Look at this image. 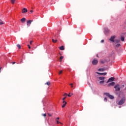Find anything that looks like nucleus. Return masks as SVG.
Returning a JSON list of instances; mask_svg holds the SVG:
<instances>
[{
    "label": "nucleus",
    "mask_w": 126,
    "mask_h": 126,
    "mask_svg": "<svg viewBox=\"0 0 126 126\" xmlns=\"http://www.w3.org/2000/svg\"><path fill=\"white\" fill-rule=\"evenodd\" d=\"M125 102H126V99H125V98H123L119 101V102H118V105L121 106L124 104L125 103Z\"/></svg>",
    "instance_id": "1"
},
{
    "label": "nucleus",
    "mask_w": 126,
    "mask_h": 126,
    "mask_svg": "<svg viewBox=\"0 0 126 126\" xmlns=\"http://www.w3.org/2000/svg\"><path fill=\"white\" fill-rule=\"evenodd\" d=\"M114 88L116 91H121V87L119 84H117L114 86Z\"/></svg>",
    "instance_id": "2"
},
{
    "label": "nucleus",
    "mask_w": 126,
    "mask_h": 126,
    "mask_svg": "<svg viewBox=\"0 0 126 126\" xmlns=\"http://www.w3.org/2000/svg\"><path fill=\"white\" fill-rule=\"evenodd\" d=\"M104 95H106V96H107L108 97H109L110 99H114V96L110 94L109 93H104Z\"/></svg>",
    "instance_id": "3"
},
{
    "label": "nucleus",
    "mask_w": 126,
    "mask_h": 126,
    "mask_svg": "<svg viewBox=\"0 0 126 126\" xmlns=\"http://www.w3.org/2000/svg\"><path fill=\"white\" fill-rule=\"evenodd\" d=\"M115 38H116V36H115V35L112 36H111L110 38L109 39V41H111V42L114 43L115 42Z\"/></svg>",
    "instance_id": "4"
},
{
    "label": "nucleus",
    "mask_w": 126,
    "mask_h": 126,
    "mask_svg": "<svg viewBox=\"0 0 126 126\" xmlns=\"http://www.w3.org/2000/svg\"><path fill=\"white\" fill-rule=\"evenodd\" d=\"M92 63L94 65H96L98 63V60L94 59L92 62Z\"/></svg>",
    "instance_id": "5"
},
{
    "label": "nucleus",
    "mask_w": 126,
    "mask_h": 126,
    "mask_svg": "<svg viewBox=\"0 0 126 126\" xmlns=\"http://www.w3.org/2000/svg\"><path fill=\"white\" fill-rule=\"evenodd\" d=\"M115 80V78L114 77H111L110 78H109L107 82V83H109V82H112V81H114Z\"/></svg>",
    "instance_id": "6"
},
{
    "label": "nucleus",
    "mask_w": 126,
    "mask_h": 126,
    "mask_svg": "<svg viewBox=\"0 0 126 126\" xmlns=\"http://www.w3.org/2000/svg\"><path fill=\"white\" fill-rule=\"evenodd\" d=\"M115 82H112L109 83V84L107 85V86H108V87H110V86H114L115 85Z\"/></svg>",
    "instance_id": "7"
},
{
    "label": "nucleus",
    "mask_w": 126,
    "mask_h": 126,
    "mask_svg": "<svg viewBox=\"0 0 126 126\" xmlns=\"http://www.w3.org/2000/svg\"><path fill=\"white\" fill-rule=\"evenodd\" d=\"M27 11H28V10H27V8H24L23 9H22V13H26V12H27Z\"/></svg>",
    "instance_id": "8"
},
{
    "label": "nucleus",
    "mask_w": 126,
    "mask_h": 126,
    "mask_svg": "<svg viewBox=\"0 0 126 126\" xmlns=\"http://www.w3.org/2000/svg\"><path fill=\"white\" fill-rule=\"evenodd\" d=\"M96 73H97V74H100V75H106L107 74V73H106V72L99 73V72H96Z\"/></svg>",
    "instance_id": "9"
},
{
    "label": "nucleus",
    "mask_w": 126,
    "mask_h": 126,
    "mask_svg": "<svg viewBox=\"0 0 126 126\" xmlns=\"http://www.w3.org/2000/svg\"><path fill=\"white\" fill-rule=\"evenodd\" d=\"M120 42H121V40H120V39H115V40H114V44H118L120 43Z\"/></svg>",
    "instance_id": "10"
},
{
    "label": "nucleus",
    "mask_w": 126,
    "mask_h": 126,
    "mask_svg": "<svg viewBox=\"0 0 126 126\" xmlns=\"http://www.w3.org/2000/svg\"><path fill=\"white\" fill-rule=\"evenodd\" d=\"M25 21H26V18H23L22 19H21V22H22V23H24Z\"/></svg>",
    "instance_id": "11"
},
{
    "label": "nucleus",
    "mask_w": 126,
    "mask_h": 126,
    "mask_svg": "<svg viewBox=\"0 0 126 126\" xmlns=\"http://www.w3.org/2000/svg\"><path fill=\"white\" fill-rule=\"evenodd\" d=\"M32 22H33V20H29L27 22V25H29V24L30 25L31 24V23H32Z\"/></svg>",
    "instance_id": "12"
},
{
    "label": "nucleus",
    "mask_w": 126,
    "mask_h": 126,
    "mask_svg": "<svg viewBox=\"0 0 126 126\" xmlns=\"http://www.w3.org/2000/svg\"><path fill=\"white\" fill-rule=\"evenodd\" d=\"M63 104L62 105V108H64L65 107V105H66V102L65 101H63Z\"/></svg>",
    "instance_id": "13"
},
{
    "label": "nucleus",
    "mask_w": 126,
    "mask_h": 126,
    "mask_svg": "<svg viewBox=\"0 0 126 126\" xmlns=\"http://www.w3.org/2000/svg\"><path fill=\"white\" fill-rule=\"evenodd\" d=\"M53 43H57L58 42V39H55V38H52Z\"/></svg>",
    "instance_id": "14"
},
{
    "label": "nucleus",
    "mask_w": 126,
    "mask_h": 126,
    "mask_svg": "<svg viewBox=\"0 0 126 126\" xmlns=\"http://www.w3.org/2000/svg\"><path fill=\"white\" fill-rule=\"evenodd\" d=\"M60 50H61V51H63V50H64V47H63V46H62L61 47H60L59 48Z\"/></svg>",
    "instance_id": "15"
},
{
    "label": "nucleus",
    "mask_w": 126,
    "mask_h": 126,
    "mask_svg": "<svg viewBox=\"0 0 126 126\" xmlns=\"http://www.w3.org/2000/svg\"><path fill=\"white\" fill-rule=\"evenodd\" d=\"M104 79H105V77H99V80H104Z\"/></svg>",
    "instance_id": "16"
},
{
    "label": "nucleus",
    "mask_w": 126,
    "mask_h": 126,
    "mask_svg": "<svg viewBox=\"0 0 126 126\" xmlns=\"http://www.w3.org/2000/svg\"><path fill=\"white\" fill-rule=\"evenodd\" d=\"M98 71H105V69L104 68H99L98 69Z\"/></svg>",
    "instance_id": "17"
},
{
    "label": "nucleus",
    "mask_w": 126,
    "mask_h": 126,
    "mask_svg": "<svg viewBox=\"0 0 126 126\" xmlns=\"http://www.w3.org/2000/svg\"><path fill=\"white\" fill-rule=\"evenodd\" d=\"M119 47H121V44L118 43V44L116 45V48H119Z\"/></svg>",
    "instance_id": "18"
},
{
    "label": "nucleus",
    "mask_w": 126,
    "mask_h": 126,
    "mask_svg": "<svg viewBox=\"0 0 126 126\" xmlns=\"http://www.w3.org/2000/svg\"><path fill=\"white\" fill-rule=\"evenodd\" d=\"M53 38L54 40H58V35H55Z\"/></svg>",
    "instance_id": "19"
},
{
    "label": "nucleus",
    "mask_w": 126,
    "mask_h": 126,
    "mask_svg": "<svg viewBox=\"0 0 126 126\" xmlns=\"http://www.w3.org/2000/svg\"><path fill=\"white\" fill-rule=\"evenodd\" d=\"M11 2L12 4H14V3L15 2V0H11Z\"/></svg>",
    "instance_id": "20"
},
{
    "label": "nucleus",
    "mask_w": 126,
    "mask_h": 126,
    "mask_svg": "<svg viewBox=\"0 0 126 126\" xmlns=\"http://www.w3.org/2000/svg\"><path fill=\"white\" fill-rule=\"evenodd\" d=\"M17 47H18L19 49H21V46L20 45V44L17 45Z\"/></svg>",
    "instance_id": "21"
},
{
    "label": "nucleus",
    "mask_w": 126,
    "mask_h": 126,
    "mask_svg": "<svg viewBox=\"0 0 126 126\" xmlns=\"http://www.w3.org/2000/svg\"><path fill=\"white\" fill-rule=\"evenodd\" d=\"M121 41H122V42H124V41H125V37H121Z\"/></svg>",
    "instance_id": "22"
},
{
    "label": "nucleus",
    "mask_w": 126,
    "mask_h": 126,
    "mask_svg": "<svg viewBox=\"0 0 126 126\" xmlns=\"http://www.w3.org/2000/svg\"><path fill=\"white\" fill-rule=\"evenodd\" d=\"M105 82V81L103 80V81H101L99 82V83L100 84H103V83H104Z\"/></svg>",
    "instance_id": "23"
},
{
    "label": "nucleus",
    "mask_w": 126,
    "mask_h": 126,
    "mask_svg": "<svg viewBox=\"0 0 126 126\" xmlns=\"http://www.w3.org/2000/svg\"><path fill=\"white\" fill-rule=\"evenodd\" d=\"M45 84H46L47 85H50V84H51V82H47L45 83Z\"/></svg>",
    "instance_id": "24"
},
{
    "label": "nucleus",
    "mask_w": 126,
    "mask_h": 126,
    "mask_svg": "<svg viewBox=\"0 0 126 126\" xmlns=\"http://www.w3.org/2000/svg\"><path fill=\"white\" fill-rule=\"evenodd\" d=\"M56 123L58 125H59V124H61V125H62V123L59 122V120H56Z\"/></svg>",
    "instance_id": "25"
},
{
    "label": "nucleus",
    "mask_w": 126,
    "mask_h": 126,
    "mask_svg": "<svg viewBox=\"0 0 126 126\" xmlns=\"http://www.w3.org/2000/svg\"><path fill=\"white\" fill-rule=\"evenodd\" d=\"M2 24H3V22H2V21L0 19V25H2Z\"/></svg>",
    "instance_id": "26"
},
{
    "label": "nucleus",
    "mask_w": 126,
    "mask_h": 126,
    "mask_svg": "<svg viewBox=\"0 0 126 126\" xmlns=\"http://www.w3.org/2000/svg\"><path fill=\"white\" fill-rule=\"evenodd\" d=\"M60 59V62H62V60L63 59V56H61Z\"/></svg>",
    "instance_id": "27"
},
{
    "label": "nucleus",
    "mask_w": 126,
    "mask_h": 126,
    "mask_svg": "<svg viewBox=\"0 0 126 126\" xmlns=\"http://www.w3.org/2000/svg\"><path fill=\"white\" fill-rule=\"evenodd\" d=\"M62 73H63V70H60L59 71V74H62Z\"/></svg>",
    "instance_id": "28"
},
{
    "label": "nucleus",
    "mask_w": 126,
    "mask_h": 126,
    "mask_svg": "<svg viewBox=\"0 0 126 126\" xmlns=\"http://www.w3.org/2000/svg\"><path fill=\"white\" fill-rule=\"evenodd\" d=\"M104 100L105 102H107V101H108V99H107L106 97H105Z\"/></svg>",
    "instance_id": "29"
},
{
    "label": "nucleus",
    "mask_w": 126,
    "mask_h": 126,
    "mask_svg": "<svg viewBox=\"0 0 126 126\" xmlns=\"http://www.w3.org/2000/svg\"><path fill=\"white\" fill-rule=\"evenodd\" d=\"M42 116L43 117H47V114H46V113L44 114H42Z\"/></svg>",
    "instance_id": "30"
},
{
    "label": "nucleus",
    "mask_w": 126,
    "mask_h": 126,
    "mask_svg": "<svg viewBox=\"0 0 126 126\" xmlns=\"http://www.w3.org/2000/svg\"><path fill=\"white\" fill-rule=\"evenodd\" d=\"M100 63H105V62L103 61H100Z\"/></svg>",
    "instance_id": "31"
},
{
    "label": "nucleus",
    "mask_w": 126,
    "mask_h": 126,
    "mask_svg": "<svg viewBox=\"0 0 126 126\" xmlns=\"http://www.w3.org/2000/svg\"><path fill=\"white\" fill-rule=\"evenodd\" d=\"M70 85L71 86V87L72 88V87H73V84H72V83H71L70 84Z\"/></svg>",
    "instance_id": "32"
},
{
    "label": "nucleus",
    "mask_w": 126,
    "mask_h": 126,
    "mask_svg": "<svg viewBox=\"0 0 126 126\" xmlns=\"http://www.w3.org/2000/svg\"><path fill=\"white\" fill-rule=\"evenodd\" d=\"M33 43V41L31 40L30 42V45H32V43Z\"/></svg>",
    "instance_id": "33"
},
{
    "label": "nucleus",
    "mask_w": 126,
    "mask_h": 126,
    "mask_svg": "<svg viewBox=\"0 0 126 126\" xmlns=\"http://www.w3.org/2000/svg\"><path fill=\"white\" fill-rule=\"evenodd\" d=\"M65 99H66V97H64L63 98V101H64V100H65Z\"/></svg>",
    "instance_id": "34"
},
{
    "label": "nucleus",
    "mask_w": 126,
    "mask_h": 126,
    "mask_svg": "<svg viewBox=\"0 0 126 126\" xmlns=\"http://www.w3.org/2000/svg\"><path fill=\"white\" fill-rule=\"evenodd\" d=\"M68 97H71V95L70 94V93H69L68 95H67Z\"/></svg>",
    "instance_id": "35"
},
{
    "label": "nucleus",
    "mask_w": 126,
    "mask_h": 126,
    "mask_svg": "<svg viewBox=\"0 0 126 126\" xmlns=\"http://www.w3.org/2000/svg\"><path fill=\"white\" fill-rule=\"evenodd\" d=\"M48 115L49 116V117H52V115L50 113H48Z\"/></svg>",
    "instance_id": "36"
},
{
    "label": "nucleus",
    "mask_w": 126,
    "mask_h": 126,
    "mask_svg": "<svg viewBox=\"0 0 126 126\" xmlns=\"http://www.w3.org/2000/svg\"><path fill=\"white\" fill-rule=\"evenodd\" d=\"M104 42H105V40H104V39L101 40V43H104Z\"/></svg>",
    "instance_id": "37"
},
{
    "label": "nucleus",
    "mask_w": 126,
    "mask_h": 126,
    "mask_svg": "<svg viewBox=\"0 0 126 126\" xmlns=\"http://www.w3.org/2000/svg\"><path fill=\"white\" fill-rule=\"evenodd\" d=\"M105 31L107 32V33L109 32V30L108 29L105 30Z\"/></svg>",
    "instance_id": "38"
},
{
    "label": "nucleus",
    "mask_w": 126,
    "mask_h": 126,
    "mask_svg": "<svg viewBox=\"0 0 126 126\" xmlns=\"http://www.w3.org/2000/svg\"><path fill=\"white\" fill-rule=\"evenodd\" d=\"M28 47L29 49H31V47L30 46V45H28Z\"/></svg>",
    "instance_id": "39"
},
{
    "label": "nucleus",
    "mask_w": 126,
    "mask_h": 126,
    "mask_svg": "<svg viewBox=\"0 0 126 126\" xmlns=\"http://www.w3.org/2000/svg\"><path fill=\"white\" fill-rule=\"evenodd\" d=\"M124 87H125V85H122L121 88H124Z\"/></svg>",
    "instance_id": "40"
},
{
    "label": "nucleus",
    "mask_w": 126,
    "mask_h": 126,
    "mask_svg": "<svg viewBox=\"0 0 126 126\" xmlns=\"http://www.w3.org/2000/svg\"><path fill=\"white\" fill-rule=\"evenodd\" d=\"M59 120H60V118L58 117L56 119V121H59Z\"/></svg>",
    "instance_id": "41"
},
{
    "label": "nucleus",
    "mask_w": 126,
    "mask_h": 126,
    "mask_svg": "<svg viewBox=\"0 0 126 126\" xmlns=\"http://www.w3.org/2000/svg\"><path fill=\"white\" fill-rule=\"evenodd\" d=\"M63 96H67V94L66 93H65L64 94H63Z\"/></svg>",
    "instance_id": "42"
},
{
    "label": "nucleus",
    "mask_w": 126,
    "mask_h": 126,
    "mask_svg": "<svg viewBox=\"0 0 126 126\" xmlns=\"http://www.w3.org/2000/svg\"><path fill=\"white\" fill-rule=\"evenodd\" d=\"M30 12H31V13H32V12H33V10H31L30 11Z\"/></svg>",
    "instance_id": "43"
},
{
    "label": "nucleus",
    "mask_w": 126,
    "mask_h": 126,
    "mask_svg": "<svg viewBox=\"0 0 126 126\" xmlns=\"http://www.w3.org/2000/svg\"><path fill=\"white\" fill-rule=\"evenodd\" d=\"M14 63H16L15 62H13L12 63V64H14Z\"/></svg>",
    "instance_id": "44"
},
{
    "label": "nucleus",
    "mask_w": 126,
    "mask_h": 126,
    "mask_svg": "<svg viewBox=\"0 0 126 126\" xmlns=\"http://www.w3.org/2000/svg\"><path fill=\"white\" fill-rule=\"evenodd\" d=\"M0 69H1V68H0Z\"/></svg>",
    "instance_id": "45"
},
{
    "label": "nucleus",
    "mask_w": 126,
    "mask_h": 126,
    "mask_svg": "<svg viewBox=\"0 0 126 126\" xmlns=\"http://www.w3.org/2000/svg\"><path fill=\"white\" fill-rule=\"evenodd\" d=\"M96 57H98V55H96Z\"/></svg>",
    "instance_id": "46"
},
{
    "label": "nucleus",
    "mask_w": 126,
    "mask_h": 126,
    "mask_svg": "<svg viewBox=\"0 0 126 126\" xmlns=\"http://www.w3.org/2000/svg\"><path fill=\"white\" fill-rule=\"evenodd\" d=\"M125 90H126V89H125Z\"/></svg>",
    "instance_id": "47"
}]
</instances>
